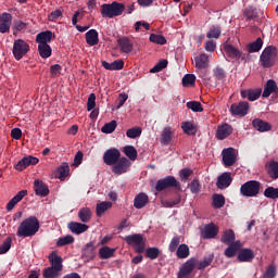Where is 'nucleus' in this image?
Segmentation results:
<instances>
[{
	"label": "nucleus",
	"mask_w": 278,
	"mask_h": 278,
	"mask_svg": "<svg viewBox=\"0 0 278 278\" xmlns=\"http://www.w3.org/2000/svg\"><path fill=\"white\" fill-rule=\"evenodd\" d=\"M40 231V220L36 216L25 218L17 227L18 238H34Z\"/></svg>",
	"instance_id": "1"
},
{
	"label": "nucleus",
	"mask_w": 278,
	"mask_h": 278,
	"mask_svg": "<svg viewBox=\"0 0 278 278\" xmlns=\"http://www.w3.org/2000/svg\"><path fill=\"white\" fill-rule=\"evenodd\" d=\"M123 12H125V4L117 1L101 5L102 18H116V16H122Z\"/></svg>",
	"instance_id": "2"
},
{
	"label": "nucleus",
	"mask_w": 278,
	"mask_h": 278,
	"mask_svg": "<svg viewBox=\"0 0 278 278\" xmlns=\"http://www.w3.org/2000/svg\"><path fill=\"white\" fill-rule=\"evenodd\" d=\"M261 66L263 68H271L277 62V48L274 46L266 47L260 56Z\"/></svg>",
	"instance_id": "3"
},
{
	"label": "nucleus",
	"mask_w": 278,
	"mask_h": 278,
	"mask_svg": "<svg viewBox=\"0 0 278 278\" xmlns=\"http://www.w3.org/2000/svg\"><path fill=\"white\" fill-rule=\"evenodd\" d=\"M125 242L135 249V253H143L147 249V241L140 233L129 235L124 238Z\"/></svg>",
	"instance_id": "4"
},
{
	"label": "nucleus",
	"mask_w": 278,
	"mask_h": 278,
	"mask_svg": "<svg viewBox=\"0 0 278 278\" xmlns=\"http://www.w3.org/2000/svg\"><path fill=\"white\" fill-rule=\"evenodd\" d=\"M260 190H262V182L249 180L240 187V194L241 197L253 198L260 194Z\"/></svg>",
	"instance_id": "5"
},
{
	"label": "nucleus",
	"mask_w": 278,
	"mask_h": 278,
	"mask_svg": "<svg viewBox=\"0 0 278 278\" xmlns=\"http://www.w3.org/2000/svg\"><path fill=\"white\" fill-rule=\"evenodd\" d=\"M168 188H175L176 190H181V184L177 181L175 176H166L156 181L155 190L156 192H164V190H168Z\"/></svg>",
	"instance_id": "6"
},
{
	"label": "nucleus",
	"mask_w": 278,
	"mask_h": 278,
	"mask_svg": "<svg viewBox=\"0 0 278 278\" xmlns=\"http://www.w3.org/2000/svg\"><path fill=\"white\" fill-rule=\"evenodd\" d=\"M12 53L17 62L23 60V58H25V54L29 53V43H27L23 39H16L13 42Z\"/></svg>",
	"instance_id": "7"
},
{
	"label": "nucleus",
	"mask_w": 278,
	"mask_h": 278,
	"mask_svg": "<svg viewBox=\"0 0 278 278\" xmlns=\"http://www.w3.org/2000/svg\"><path fill=\"white\" fill-rule=\"evenodd\" d=\"M250 108L251 106L249 105V102L241 101L238 103H232L230 105L229 112L232 116H240L242 118L249 114Z\"/></svg>",
	"instance_id": "8"
},
{
	"label": "nucleus",
	"mask_w": 278,
	"mask_h": 278,
	"mask_svg": "<svg viewBox=\"0 0 278 278\" xmlns=\"http://www.w3.org/2000/svg\"><path fill=\"white\" fill-rule=\"evenodd\" d=\"M121 160V151L116 148L106 150L103 154V162L106 166H114Z\"/></svg>",
	"instance_id": "9"
},
{
	"label": "nucleus",
	"mask_w": 278,
	"mask_h": 278,
	"mask_svg": "<svg viewBox=\"0 0 278 278\" xmlns=\"http://www.w3.org/2000/svg\"><path fill=\"white\" fill-rule=\"evenodd\" d=\"M129 166H131V162L129 159L123 156L112 166V173L114 175H125L129 170Z\"/></svg>",
	"instance_id": "10"
},
{
	"label": "nucleus",
	"mask_w": 278,
	"mask_h": 278,
	"mask_svg": "<svg viewBox=\"0 0 278 278\" xmlns=\"http://www.w3.org/2000/svg\"><path fill=\"white\" fill-rule=\"evenodd\" d=\"M223 156V164L226 166V168H229V166H233L236 162H238V157L236 156V149L233 148H226L222 151Z\"/></svg>",
	"instance_id": "11"
},
{
	"label": "nucleus",
	"mask_w": 278,
	"mask_h": 278,
	"mask_svg": "<svg viewBox=\"0 0 278 278\" xmlns=\"http://www.w3.org/2000/svg\"><path fill=\"white\" fill-rule=\"evenodd\" d=\"M197 268V258H189L182 266L178 273V278H188V275H191L192 270Z\"/></svg>",
	"instance_id": "12"
},
{
	"label": "nucleus",
	"mask_w": 278,
	"mask_h": 278,
	"mask_svg": "<svg viewBox=\"0 0 278 278\" xmlns=\"http://www.w3.org/2000/svg\"><path fill=\"white\" fill-rule=\"evenodd\" d=\"M39 162H40V160H38V157H36V156H33V155L24 156L15 165V170L23 172V170H25V168H27L29 166H36V164H38Z\"/></svg>",
	"instance_id": "13"
},
{
	"label": "nucleus",
	"mask_w": 278,
	"mask_h": 278,
	"mask_svg": "<svg viewBox=\"0 0 278 278\" xmlns=\"http://www.w3.org/2000/svg\"><path fill=\"white\" fill-rule=\"evenodd\" d=\"M94 242L87 243L84 249L81 250V258L84 262H92L94 257H97V251H96Z\"/></svg>",
	"instance_id": "14"
},
{
	"label": "nucleus",
	"mask_w": 278,
	"mask_h": 278,
	"mask_svg": "<svg viewBox=\"0 0 278 278\" xmlns=\"http://www.w3.org/2000/svg\"><path fill=\"white\" fill-rule=\"evenodd\" d=\"M218 236V226L214 223L206 224L204 229L201 231V238L203 240H212Z\"/></svg>",
	"instance_id": "15"
},
{
	"label": "nucleus",
	"mask_w": 278,
	"mask_h": 278,
	"mask_svg": "<svg viewBox=\"0 0 278 278\" xmlns=\"http://www.w3.org/2000/svg\"><path fill=\"white\" fill-rule=\"evenodd\" d=\"M10 27H12V14L4 12L0 15V34H10Z\"/></svg>",
	"instance_id": "16"
},
{
	"label": "nucleus",
	"mask_w": 278,
	"mask_h": 278,
	"mask_svg": "<svg viewBox=\"0 0 278 278\" xmlns=\"http://www.w3.org/2000/svg\"><path fill=\"white\" fill-rule=\"evenodd\" d=\"M232 134H233V127L231 125L225 123L217 127L215 136H216L217 140H225L226 138H229V136Z\"/></svg>",
	"instance_id": "17"
},
{
	"label": "nucleus",
	"mask_w": 278,
	"mask_h": 278,
	"mask_svg": "<svg viewBox=\"0 0 278 278\" xmlns=\"http://www.w3.org/2000/svg\"><path fill=\"white\" fill-rule=\"evenodd\" d=\"M231 181H233V178H231V173L225 172L218 176L216 187L219 190H225V188H229L231 186Z\"/></svg>",
	"instance_id": "18"
},
{
	"label": "nucleus",
	"mask_w": 278,
	"mask_h": 278,
	"mask_svg": "<svg viewBox=\"0 0 278 278\" xmlns=\"http://www.w3.org/2000/svg\"><path fill=\"white\" fill-rule=\"evenodd\" d=\"M48 260L51 264V268L59 270V273L62 271V268H64V265H62V262H64V260L62 258V256L58 255L56 251H52L49 254Z\"/></svg>",
	"instance_id": "19"
},
{
	"label": "nucleus",
	"mask_w": 278,
	"mask_h": 278,
	"mask_svg": "<svg viewBox=\"0 0 278 278\" xmlns=\"http://www.w3.org/2000/svg\"><path fill=\"white\" fill-rule=\"evenodd\" d=\"M67 228L70 229V231H72V233L79 236L81 233H86V231L90 229V226L86 224H81L79 222H70L67 225Z\"/></svg>",
	"instance_id": "20"
},
{
	"label": "nucleus",
	"mask_w": 278,
	"mask_h": 278,
	"mask_svg": "<svg viewBox=\"0 0 278 278\" xmlns=\"http://www.w3.org/2000/svg\"><path fill=\"white\" fill-rule=\"evenodd\" d=\"M52 40H55V34L51 30L41 31L36 36L37 45H49Z\"/></svg>",
	"instance_id": "21"
},
{
	"label": "nucleus",
	"mask_w": 278,
	"mask_h": 278,
	"mask_svg": "<svg viewBox=\"0 0 278 278\" xmlns=\"http://www.w3.org/2000/svg\"><path fill=\"white\" fill-rule=\"evenodd\" d=\"M34 190L37 197H49V186L40 179L34 181Z\"/></svg>",
	"instance_id": "22"
},
{
	"label": "nucleus",
	"mask_w": 278,
	"mask_h": 278,
	"mask_svg": "<svg viewBox=\"0 0 278 278\" xmlns=\"http://www.w3.org/2000/svg\"><path fill=\"white\" fill-rule=\"evenodd\" d=\"M262 97V89H243L241 90V98L248 101H257Z\"/></svg>",
	"instance_id": "23"
},
{
	"label": "nucleus",
	"mask_w": 278,
	"mask_h": 278,
	"mask_svg": "<svg viewBox=\"0 0 278 278\" xmlns=\"http://www.w3.org/2000/svg\"><path fill=\"white\" fill-rule=\"evenodd\" d=\"M117 45L123 53H131L134 51V42L129 37H121L117 39Z\"/></svg>",
	"instance_id": "24"
},
{
	"label": "nucleus",
	"mask_w": 278,
	"mask_h": 278,
	"mask_svg": "<svg viewBox=\"0 0 278 278\" xmlns=\"http://www.w3.org/2000/svg\"><path fill=\"white\" fill-rule=\"evenodd\" d=\"M27 197V190H21L20 192L16 193L15 197H13L7 204V211L12 212L14 207L16 206L17 203H21L23 199Z\"/></svg>",
	"instance_id": "25"
},
{
	"label": "nucleus",
	"mask_w": 278,
	"mask_h": 278,
	"mask_svg": "<svg viewBox=\"0 0 278 278\" xmlns=\"http://www.w3.org/2000/svg\"><path fill=\"white\" fill-rule=\"evenodd\" d=\"M237 260L239 262H253L255 260V252L251 249H241L239 250Z\"/></svg>",
	"instance_id": "26"
},
{
	"label": "nucleus",
	"mask_w": 278,
	"mask_h": 278,
	"mask_svg": "<svg viewBox=\"0 0 278 278\" xmlns=\"http://www.w3.org/2000/svg\"><path fill=\"white\" fill-rule=\"evenodd\" d=\"M228 248L225 250L224 255L228 258L236 257V254L242 249V242L239 240L235 243L226 244Z\"/></svg>",
	"instance_id": "27"
},
{
	"label": "nucleus",
	"mask_w": 278,
	"mask_h": 278,
	"mask_svg": "<svg viewBox=\"0 0 278 278\" xmlns=\"http://www.w3.org/2000/svg\"><path fill=\"white\" fill-rule=\"evenodd\" d=\"M252 125L254 129H256V131H261L262 134H264V131H270V129H273V126L268 122L260 118H254Z\"/></svg>",
	"instance_id": "28"
},
{
	"label": "nucleus",
	"mask_w": 278,
	"mask_h": 278,
	"mask_svg": "<svg viewBox=\"0 0 278 278\" xmlns=\"http://www.w3.org/2000/svg\"><path fill=\"white\" fill-rule=\"evenodd\" d=\"M147 203H149V195L147 193L141 192L135 197L134 206L136 210H142V207L147 206Z\"/></svg>",
	"instance_id": "29"
},
{
	"label": "nucleus",
	"mask_w": 278,
	"mask_h": 278,
	"mask_svg": "<svg viewBox=\"0 0 278 278\" xmlns=\"http://www.w3.org/2000/svg\"><path fill=\"white\" fill-rule=\"evenodd\" d=\"M102 66L105 71H123L125 66V62L123 60H116L112 63H108V61H102Z\"/></svg>",
	"instance_id": "30"
},
{
	"label": "nucleus",
	"mask_w": 278,
	"mask_h": 278,
	"mask_svg": "<svg viewBox=\"0 0 278 278\" xmlns=\"http://www.w3.org/2000/svg\"><path fill=\"white\" fill-rule=\"evenodd\" d=\"M220 242L226 245L236 243V232L233 231V229L224 230Z\"/></svg>",
	"instance_id": "31"
},
{
	"label": "nucleus",
	"mask_w": 278,
	"mask_h": 278,
	"mask_svg": "<svg viewBox=\"0 0 278 278\" xmlns=\"http://www.w3.org/2000/svg\"><path fill=\"white\" fill-rule=\"evenodd\" d=\"M273 92H277V81H275L274 79H269L265 85L262 97L264 99H268V97H270Z\"/></svg>",
	"instance_id": "32"
},
{
	"label": "nucleus",
	"mask_w": 278,
	"mask_h": 278,
	"mask_svg": "<svg viewBox=\"0 0 278 278\" xmlns=\"http://www.w3.org/2000/svg\"><path fill=\"white\" fill-rule=\"evenodd\" d=\"M265 168L270 179H278V162L277 161H270L265 165Z\"/></svg>",
	"instance_id": "33"
},
{
	"label": "nucleus",
	"mask_w": 278,
	"mask_h": 278,
	"mask_svg": "<svg viewBox=\"0 0 278 278\" xmlns=\"http://www.w3.org/2000/svg\"><path fill=\"white\" fill-rule=\"evenodd\" d=\"M86 42L89 45V47L99 45V33L97 29H90L86 33Z\"/></svg>",
	"instance_id": "34"
},
{
	"label": "nucleus",
	"mask_w": 278,
	"mask_h": 278,
	"mask_svg": "<svg viewBox=\"0 0 278 278\" xmlns=\"http://www.w3.org/2000/svg\"><path fill=\"white\" fill-rule=\"evenodd\" d=\"M38 51L42 60H48V58H51L53 53V50L51 49V46H49V43H38Z\"/></svg>",
	"instance_id": "35"
},
{
	"label": "nucleus",
	"mask_w": 278,
	"mask_h": 278,
	"mask_svg": "<svg viewBox=\"0 0 278 278\" xmlns=\"http://www.w3.org/2000/svg\"><path fill=\"white\" fill-rule=\"evenodd\" d=\"M78 218L80 223H90L92 220V210L90 207H83L78 211Z\"/></svg>",
	"instance_id": "36"
},
{
	"label": "nucleus",
	"mask_w": 278,
	"mask_h": 278,
	"mask_svg": "<svg viewBox=\"0 0 278 278\" xmlns=\"http://www.w3.org/2000/svg\"><path fill=\"white\" fill-rule=\"evenodd\" d=\"M195 68H207V62H210V56L205 53H201L200 55L194 58Z\"/></svg>",
	"instance_id": "37"
},
{
	"label": "nucleus",
	"mask_w": 278,
	"mask_h": 278,
	"mask_svg": "<svg viewBox=\"0 0 278 278\" xmlns=\"http://www.w3.org/2000/svg\"><path fill=\"white\" fill-rule=\"evenodd\" d=\"M224 51L227 53L228 58L240 60L242 53L236 47L231 45L224 46Z\"/></svg>",
	"instance_id": "38"
},
{
	"label": "nucleus",
	"mask_w": 278,
	"mask_h": 278,
	"mask_svg": "<svg viewBox=\"0 0 278 278\" xmlns=\"http://www.w3.org/2000/svg\"><path fill=\"white\" fill-rule=\"evenodd\" d=\"M176 255L178 260H186L187 257H190V248L188 247V244H180L176 250Z\"/></svg>",
	"instance_id": "39"
},
{
	"label": "nucleus",
	"mask_w": 278,
	"mask_h": 278,
	"mask_svg": "<svg viewBox=\"0 0 278 278\" xmlns=\"http://www.w3.org/2000/svg\"><path fill=\"white\" fill-rule=\"evenodd\" d=\"M112 207V202H101L98 203L96 206V214L99 218H101V216H103V214H105V212H108V210H110Z\"/></svg>",
	"instance_id": "40"
},
{
	"label": "nucleus",
	"mask_w": 278,
	"mask_h": 278,
	"mask_svg": "<svg viewBox=\"0 0 278 278\" xmlns=\"http://www.w3.org/2000/svg\"><path fill=\"white\" fill-rule=\"evenodd\" d=\"M172 140H173V130L170 129V127H165L161 135V144L168 146L170 144Z\"/></svg>",
	"instance_id": "41"
},
{
	"label": "nucleus",
	"mask_w": 278,
	"mask_h": 278,
	"mask_svg": "<svg viewBox=\"0 0 278 278\" xmlns=\"http://www.w3.org/2000/svg\"><path fill=\"white\" fill-rule=\"evenodd\" d=\"M263 46L264 41L258 37L254 42L249 43L247 49L249 53H257V51L262 50Z\"/></svg>",
	"instance_id": "42"
},
{
	"label": "nucleus",
	"mask_w": 278,
	"mask_h": 278,
	"mask_svg": "<svg viewBox=\"0 0 278 278\" xmlns=\"http://www.w3.org/2000/svg\"><path fill=\"white\" fill-rule=\"evenodd\" d=\"M212 199V205L215 210H220L222 207H225V195L215 193L213 194Z\"/></svg>",
	"instance_id": "43"
},
{
	"label": "nucleus",
	"mask_w": 278,
	"mask_h": 278,
	"mask_svg": "<svg viewBox=\"0 0 278 278\" xmlns=\"http://www.w3.org/2000/svg\"><path fill=\"white\" fill-rule=\"evenodd\" d=\"M123 151L125 155L132 162H136L138 159V150H136L134 146H125Z\"/></svg>",
	"instance_id": "44"
},
{
	"label": "nucleus",
	"mask_w": 278,
	"mask_h": 278,
	"mask_svg": "<svg viewBox=\"0 0 278 278\" xmlns=\"http://www.w3.org/2000/svg\"><path fill=\"white\" fill-rule=\"evenodd\" d=\"M115 249L110 247H103L99 250V256L101 260H110V257H114Z\"/></svg>",
	"instance_id": "45"
},
{
	"label": "nucleus",
	"mask_w": 278,
	"mask_h": 278,
	"mask_svg": "<svg viewBox=\"0 0 278 278\" xmlns=\"http://www.w3.org/2000/svg\"><path fill=\"white\" fill-rule=\"evenodd\" d=\"M71 173V167L68 166V163H63L58 167V177L61 181H64L66 179V176Z\"/></svg>",
	"instance_id": "46"
},
{
	"label": "nucleus",
	"mask_w": 278,
	"mask_h": 278,
	"mask_svg": "<svg viewBox=\"0 0 278 278\" xmlns=\"http://www.w3.org/2000/svg\"><path fill=\"white\" fill-rule=\"evenodd\" d=\"M181 129L188 135V136H197V126L191 122H185L181 124Z\"/></svg>",
	"instance_id": "47"
},
{
	"label": "nucleus",
	"mask_w": 278,
	"mask_h": 278,
	"mask_svg": "<svg viewBox=\"0 0 278 278\" xmlns=\"http://www.w3.org/2000/svg\"><path fill=\"white\" fill-rule=\"evenodd\" d=\"M194 84H197V76L194 74H187L182 77L184 88H190V86H194Z\"/></svg>",
	"instance_id": "48"
},
{
	"label": "nucleus",
	"mask_w": 278,
	"mask_h": 278,
	"mask_svg": "<svg viewBox=\"0 0 278 278\" xmlns=\"http://www.w3.org/2000/svg\"><path fill=\"white\" fill-rule=\"evenodd\" d=\"M243 16L245 17V21H253V18H257V9L253 7L245 8Z\"/></svg>",
	"instance_id": "49"
},
{
	"label": "nucleus",
	"mask_w": 278,
	"mask_h": 278,
	"mask_svg": "<svg viewBox=\"0 0 278 278\" xmlns=\"http://www.w3.org/2000/svg\"><path fill=\"white\" fill-rule=\"evenodd\" d=\"M73 242H75V237L67 235L58 239L56 247H66L73 244Z\"/></svg>",
	"instance_id": "50"
},
{
	"label": "nucleus",
	"mask_w": 278,
	"mask_h": 278,
	"mask_svg": "<svg viewBox=\"0 0 278 278\" xmlns=\"http://www.w3.org/2000/svg\"><path fill=\"white\" fill-rule=\"evenodd\" d=\"M117 124L116 121H111L102 126L101 131L102 134H114L116 130Z\"/></svg>",
	"instance_id": "51"
},
{
	"label": "nucleus",
	"mask_w": 278,
	"mask_h": 278,
	"mask_svg": "<svg viewBox=\"0 0 278 278\" xmlns=\"http://www.w3.org/2000/svg\"><path fill=\"white\" fill-rule=\"evenodd\" d=\"M212 262H214V254H210L208 256L204 257L203 261L198 264V270H204L212 264Z\"/></svg>",
	"instance_id": "52"
},
{
	"label": "nucleus",
	"mask_w": 278,
	"mask_h": 278,
	"mask_svg": "<svg viewBox=\"0 0 278 278\" xmlns=\"http://www.w3.org/2000/svg\"><path fill=\"white\" fill-rule=\"evenodd\" d=\"M126 136L127 138H130V139L140 138V136H142V128L132 127L126 131Z\"/></svg>",
	"instance_id": "53"
},
{
	"label": "nucleus",
	"mask_w": 278,
	"mask_h": 278,
	"mask_svg": "<svg viewBox=\"0 0 278 278\" xmlns=\"http://www.w3.org/2000/svg\"><path fill=\"white\" fill-rule=\"evenodd\" d=\"M12 249V237H8L0 245V255H5Z\"/></svg>",
	"instance_id": "54"
},
{
	"label": "nucleus",
	"mask_w": 278,
	"mask_h": 278,
	"mask_svg": "<svg viewBox=\"0 0 278 278\" xmlns=\"http://www.w3.org/2000/svg\"><path fill=\"white\" fill-rule=\"evenodd\" d=\"M264 197H266V199H278V188L275 187H267L264 191Z\"/></svg>",
	"instance_id": "55"
},
{
	"label": "nucleus",
	"mask_w": 278,
	"mask_h": 278,
	"mask_svg": "<svg viewBox=\"0 0 278 278\" xmlns=\"http://www.w3.org/2000/svg\"><path fill=\"white\" fill-rule=\"evenodd\" d=\"M149 40L154 45H166V37L163 35L151 34Z\"/></svg>",
	"instance_id": "56"
},
{
	"label": "nucleus",
	"mask_w": 278,
	"mask_h": 278,
	"mask_svg": "<svg viewBox=\"0 0 278 278\" xmlns=\"http://www.w3.org/2000/svg\"><path fill=\"white\" fill-rule=\"evenodd\" d=\"M222 29L220 26H213L206 34V38H220Z\"/></svg>",
	"instance_id": "57"
},
{
	"label": "nucleus",
	"mask_w": 278,
	"mask_h": 278,
	"mask_svg": "<svg viewBox=\"0 0 278 278\" xmlns=\"http://www.w3.org/2000/svg\"><path fill=\"white\" fill-rule=\"evenodd\" d=\"M146 256L149 257V260H157V257H160V249L159 248H148L146 250Z\"/></svg>",
	"instance_id": "58"
},
{
	"label": "nucleus",
	"mask_w": 278,
	"mask_h": 278,
	"mask_svg": "<svg viewBox=\"0 0 278 278\" xmlns=\"http://www.w3.org/2000/svg\"><path fill=\"white\" fill-rule=\"evenodd\" d=\"M213 75H214L215 79H217V81H223V80H225V77H227V72H225V70L223 67H216L213 71Z\"/></svg>",
	"instance_id": "59"
},
{
	"label": "nucleus",
	"mask_w": 278,
	"mask_h": 278,
	"mask_svg": "<svg viewBox=\"0 0 278 278\" xmlns=\"http://www.w3.org/2000/svg\"><path fill=\"white\" fill-rule=\"evenodd\" d=\"M275 277H277V265L270 264L268 265L264 274V278H275Z\"/></svg>",
	"instance_id": "60"
},
{
	"label": "nucleus",
	"mask_w": 278,
	"mask_h": 278,
	"mask_svg": "<svg viewBox=\"0 0 278 278\" xmlns=\"http://www.w3.org/2000/svg\"><path fill=\"white\" fill-rule=\"evenodd\" d=\"M181 203V195H178L174 200H163L162 205L163 207H175V205H179Z\"/></svg>",
	"instance_id": "61"
},
{
	"label": "nucleus",
	"mask_w": 278,
	"mask_h": 278,
	"mask_svg": "<svg viewBox=\"0 0 278 278\" xmlns=\"http://www.w3.org/2000/svg\"><path fill=\"white\" fill-rule=\"evenodd\" d=\"M188 110H192V112H203V105L199 101H190L187 102Z\"/></svg>",
	"instance_id": "62"
},
{
	"label": "nucleus",
	"mask_w": 278,
	"mask_h": 278,
	"mask_svg": "<svg viewBox=\"0 0 278 278\" xmlns=\"http://www.w3.org/2000/svg\"><path fill=\"white\" fill-rule=\"evenodd\" d=\"M168 66V61L167 60H161L157 65L153 66L150 70V73H161V71H164Z\"/></svg>",
	"instance_id": "63"
},
{
	"label": "nucleus",
	"mask_w": 278,
	"mask_h": 278,
	"mask_svg": "<svg viewBox=\"0 0 278 278\" xmlns=\"http://www.w3.org/2000/svg\"><path fill=\"white\" fill-rule=\"evenodd\" d=\"M59 273L60 271L53 267H47L43 270V277L45 278H58Z\"/></svg>",
	"instance_id": "64"
}]
</instances>
